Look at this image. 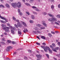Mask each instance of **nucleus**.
<instances>
[{
  "label": "nucleus",
  "instance_id": "nucleus-1",
  "mask_svg": "<svg viewBox=\"0 0 60 60\" xmlns=\"http://www.w3.org/2000/svg\"><path fill=\"white\" fill-rule=\"evenodd\" d=\"M11 5L13 8H15L17 7V3H13L11 4Z\"/></svg>",
  "mask_w": 60,
  "mask_h": 60
},
{
  "label": "nucleus",
  "instance_id": "nucleus-2",
  "mask_svg": "<svg viewBox=\"0 0 60 60\" xmlns=\"http://www.w3.org/2000/svg\"><path fill=\"white\" fill-rule=\"evenodd\" d=\"M21 6V4L20 2H18L17 3V7L18 8H20Z\"/></svg>",
  "mask_w": 60,
  "mask_h": 60
},
{
  "label": "nucleus",
  "instance_id": "nucleus-3",
  "mask_svg": "<svg viewBox=\"0 0 60 60\" xmlns=\"http://www.w3.org/2000/svg\"><path fill=\"white\" fill-rule=\"evenodd\" d=\"M12 47L11 46H9L7 47V49H6V50L7 51H8L10 50V49H12Z\"/></svg>",
  "mask_w": 60,
  "mask_h": 60
},
{
  "label": "nucleus",
  "instance_id": "nucleus-4",
  "mask_svg": "<svg viewBox=\"0 0 60 60\" xmlns=\"http://www.w3.org/2000/svg\"><path fill=\"white\" fill-rule=\"evenodd\" d=\"M0 18L1 19H2L5 20V21H6V22H8V21H7V19H6V18H5V17H3L1 16V15H0Z\"/></svg>",
  "mask_w": 60,
  "mask_h": 60
},
{
  "label": "nucleus",
  "instance_id": "nucleus-5",
  "mask_svg": "<svg viewBox=\"0 0 60 60\" xmlns=\"http://www.w3.org/2000/svg\"><path fill=\"white\" fill-rule=\"evenodd\" d=\"M1 26L2 27H3L4 28L3 29V30H5L6 29V25L4 24H2Z\"/></svg>",
  "mask_w": 60,
  "mask_h": 60
},
{
  "label": "nucleus",
  "instance_id": "nucleus-6",
  "mask_svg": "<svg viewBox=\"0 0 60 60\" xmlns=\"http://www.w3.org/2000/svg\"><path fill=\"white\" fill-rule=\"evenodd\" d=\"M17 26H18L19 27H22V25L21 23L20 22H18L17 23Z\"/></svg>",
  "mask_w": 60,
  "mask_h": 60
},
{
  "label": "nucleus",
  "instance_id": "nucleus-7",
  "mask_svg": "<svg viewBox=\"0 0 60 60\" xmlns=\"http://www.w3.org/2000/svg\"><path fill=\"white\" fill-rule=\"evenodd\" d=\"M42 23H43V25L44 26H45V27H47V24L45 23V21H42Z\"/></svg>",
  "mask_w": 60,
  "mask_h": 60
},
{
  "label": "nucleus",
  "instance_id": "nucleus-8",
  "mask_svg": "<svg viewBox=\"0 0 60 60\" xmlns=\"http://www.w3.org/2000/svg\"><path fill=\"white\" fill-rule=\"evenodd\" d=\"M10 28L11 29L14 30H15V31H17V30L16 29V28H15V27H13L12 26H11L10 27Z\"/></svg>",
  "mask_w": 60,
  "mask_h": 60
},
{
  "label": "nucleus",
  "instance_id": "nucleus-9",
  "mask_svg": "<svg viewBox=\"0 0 60 60\" xmlns=\"http://www.w3.org/2000/svg\"><path fill=\"white\" fill-rule=\"evenodd\" d=\"M11 33H12V34H14L15 33V32L14 31V30H13L12 29H11Z\"/></svg>",
  "mask_w": 60,
  "mask_h": 60
},
{
  "label": "nucleus",
  "instance_id": "nucleus-10",
  "mask_svg": "<svg viewBox=\"0 0 60 60\" xmlns=\"http://www.w3.org/2000/svg\"><path fill=\"white\" fill-rule=\"evenodd\" d=\"M49 52L50 54H52V50L50 49H49Z\"/></svg>",
  "mask_w": 60,
  "mask_h": 60
},
{
  "label": "nucleus",
  "instance_id": "nucleus-11",
  "mask_svg": "<svg viewBox=\"0 0 60 60\" xmlns=\"http://www.w3.org/2000/svg\"><path fill=\"white\" fill-rule=\"evenodd\" d=\"M36 56L38 58H41V56L38 55H36Z\"/></svg>",
  "mask_w": 60,
  "mask_h": 60
},
{
  "label": "nucleus",
  "instance_id": "nucleus-12",
  "mask_svg": "<svg viewBox=\"0 0 60 60\" xmlns=\"http://www.w3.org/2000/svg\"><path fill=\"white\" fill-rule=\"evenodd\" d=\"M24 33H26V32H28V30L27 29H25L23 31Z\"/></svg>",
  "mask_w": 60,
  "mask_h": 60
},
{
  "label": "nucleus",
  "instance_id": "nucleus-13",
  "mask_svg": "<svg viewBox=\"0 0 60 60\" xmlns=\"http://www.w3.org/2000/svg\"><path fill=\"white\" fill-rule=\"evenodd\" d=\"M6 7H8V8H10V6L9 5V4H6Z\"/></svg>",
  "mask_w": 60,
  "mask_h": 60
},
{
  "label": "nucleus",
  "instance_id": "nucleus-14",
  "mask_svg": "<svg viewBox=\"0 0 60 60\" xmlns=\"http://www.w3.org/2000/svg\"><path fill=\"white\" fill-rule=\"evenodd\" d=\"M53 22L54 21H56V19L54 17L52 18Z\"/></svg>",
  "mask_w": 60,
  "mask_h": 60
},
{
  "label": "nucleus",
  "instance_id": "nucleus-15",
  "mask_svg": "<svg viewBox=\"0 0 60 60\" xmlns=\"http://www.w3.org/2000/svg\"><path fill=\"white\" fill-rule=\"evenodd\" d=\"M0 22H1V23H4V24H5V23H6V22L5 21H4L2 20H0Z\"/></svg>",
  "mask_w": 60,
  "mask_h": 60
},
{
  "label": "nucleus",
  "instance_id": "nucleus-16",
  "mask_svg": "<svg viewBox=\"0 0 60 60\" xmlns=\"http://www.w3.org/2000/svg\"><path fill=\"white\" fill-rule=\"evenodd\" d=\"M5 30V32H10V30L9 29H6Z\"/></svg>",
  "mask_w": 60,
  "mask_h": 60
},
{
  "label": "nucleus",
  "instance_id": "nucleus-17",
  "mask_svg": "<svg viewBox=\"0 0 60 60\" xmlns=\"http://www.w3.org/2000/svg\"><path fill=\"white\" fill-rule=\"evenodd\" d=\"M48 20L49 21H52V23H53V22H52V21H53V20H52V19H48Z\"/></svg>",
  "mask_w": 60,
  "mask_h": 60
},
{
  "label": "nucleus",
  "instance_id": "nucleus-18",
  "mask_svg": "<svg viewBox=\"0 0 60 60\" xmlns=\"http://www.w3.org/2000/svg\"><path fill=\"white\" fill-rule=\"evenodd\" d=\"M22 23L23 25H24V26H27L26 24V23H25V22H22Z\"/></svg>",
  "mask_w": 60,
  "mask_h": 60
},
{
  "label": "nucleus",
  "instance_id": "nucleus-19",
  "mask_svg": "<svg viewBox=\"0 0 60 60\" xmlns=\"http://www.w3.org/2000/svg\"><path fill=\"white\" fill-rule=\"evenodd\" d=\"M52 51H54V52H57V51H56V50L55 49H54V48H53L52 49Z\"/></svg>",
  "mask_w": 60,
  "mask_h": 60
},
{
  "label": "nucleus",
  "instance_id": "nucleus-20",
  "mask_svg": "<svg viewBox=\"0 0 60 60\" xmlns=\"http://www.w3.org/2000/svg\"><path fill=\"white\" fill-rule=\"evenodd\" d=\"M41 38H42V39H46L45 37H44L43 36H41Z\"/></svg>",
  "mask_w": 60,
  "mask_h": 60
},
{
  "label": "nucleus",
  "instance_id": "nucleus-21",
  "mask_svg": "<svg viewBox=\"0 0 60 60\" xmlns=\"http://www.w3.org/2000/svg\"><path fill=\"white\" fill-rule=\"evenodd\" d=\"M31 19H34V16L33 15H32L31 16Z\"/></svg>",
  "mask_w": 60,
  "mask_h": 60
},
{
  "label": "nucleus",
  "instance_id": "nucleus-22",
  "mask_svg": "<svg viewBox=\"0 0 60 60\" xmlns=\"http://www.w3.org/2000/svg\"><path fill=\"white\" fill-rule=\"evenodd\" d=\"M48 35L49 37H51L52 36V34L51 33H49Z\"/></svg>",
  "mask_w": 60,
  "mask_h": 60
},
{
  "label": "nucleus",
  "instance_id": "nucleus-23",
  "mask_svg": "<svg viewBox=\"0 0 60 60\" xmlns=\"http://www.w3.org/2000/svg\"><path fill=\"white\" fill-rule=\"evenodd\" d=\"M45 48L47 49H48V50H49L50 49L49 48V47H48V46L46 47Z\"/></svg>",
  "mask_w": 60,
  "mask_h": 60
},
{
  "label": "nucleus",
  "instance_id": "nucleus-24",
  "mask_svg": "<svg viewBox=\"0 0 60 60\" xmlns=\"http://www.w3.org/2000/svg\"><path fill=\"white\" fill-rule=\"evenodd\" d=\"M48 15L50 16V17H54V16L53 15H51V14H48Z\"/></svg>",
  "mask_w": 60,
  "mask_h": 60
},
{
  "label": "nucleus",
  "instance_id": "nucleus-25",
  "mask_svg": "<svg viewBox=\"0 0 60 60\" xmlns=\"http://www.w3.org/2000/svg\"><path fill=\"white\" fill-rule=\"evenodd\" d=\"M12 19H13L14 20H15V21H16V19L13 16L12 17Z\"/></svg>",
  "mask_w": 60,
  "mask_h": 60
},
{
  "label": "nucleus",
  "instance_id": "nucleus-26",
  "mask_svg": "<svg viewBox=\"0 0 60 60\" xmlns=\"http://www.w3.org/2000/svg\"><path fill=\"white\" fill-rule=\"evenodd\" d=\"M44 51L45 52H48V50H47V49H46L45 48L44 49Z\"/></svg>",
  "mask_w": 60,
  "mask_h": 60
},
{
  "label": "nucleus",
  "instance_id": "nucleus-27",
  "mask_svg": "<svg viewBox=\"0 0 60 60\" xmlns=\"http://www.w3.org/2000/svg\"><path fill=\"white\" fill-rule=\"evenodd\" d=\"M37 26L38 27H40L41 26V25L40 24H38L37 25Z\"/></svg>",
  "mask_w": 60,
  "mask_h": 60
},
{
  "label": "nucleus",
  "instance_id": "nucleus-28",
  "mask_svg": "<svg viewBox=\"0 0 60 60\" xmlns=\"http://www.w3.org/2000/svg\"><path fill=\"white\" fill-rule=\"evenodd\" d=\"M58 18H59L60 19V15H58L56 16Z\"/></svg>",
  "mask_w": 60,
  "mask_h": 60
},
{
  "label": "nucleus",
  "instance_id": "nucleus-29",
  "mask_svg": "<svg viewBox=\"0 0 60 60\" xmlns=\"http://www.w3.org/2000/svg\"><path fill=\"white\" fill-rule=\"evenodd\" d=\"M26 14H27L28 15H30V13L29 12H27V11L26 12Z\"/></svg>",
  "mask_w": 60,
  "mask_h": 60
},
{
  "label": "nucleus",
  "instance_id": "nucleus-30",
  "mask_svg": "<svg viewBox=\"0 0 60 60\" xmlns=\"http://www.w3.org/2000/svg\"><path fill=\"white\" fill-rule=\"evenodd\" d=\"M40 28L41 29H45V28L44 27H41Z\"/></svg>",
  "mask_w": 60,
  "mask_h": 60
},
{
  "label": "nucleus",
  "instance_id": "nucleus-31",
  "mask_svg": "<svg viewBox=\"0 0 60 60\" xmlns=\"http://www.w3.org/2000/svg\"><path fill=\"white\" fill-rule=\"evenodd\" d=\"M24 59L25 60H27V59H28V58H27V57L25 56L24 57Z\"/></svg>",
  "mask_w": 60,
  "mask_h": 60
},
{
  "label": "nucleus",
  "instance_id": "nucleus-32",
  "mask_svg": "<svg viewBox=\"0 0 60 60\" xmlns=\"http://www.w3.org/2000/svg\"><path fill=\"white\" fill-rule=\"evenodd\" d=\"M50 48H51V49H52L54 48V47H53L52 45H50Z\"/></svg>",
  "mask_w": 60,
  "mask_h": 60
},
{
  "label": "nucleus",
  "instance_id": "nucleus-33",
  "mask_svg": "<svg viewBox=\"0 0 60 60\" xmlns=\"http://www.w3.org/2000/svg\"><path fill=\"white\" fill-rule=\"evenodd\" d=\"M37 32L38 34H41V31H37Z\"/></svg>",
  "mask_w": 60,
  "mask_h": 60
},
{
  "label": "nucleus",
  "instance_id": "nucleus-34",
  "mask_svg": "<svg viewBox=\"0 0 60 60\" xmlns=\"http://www.w3.org/2000/svg\"><path fill=\"white\" fill-rule=\"evenodd\" d=\"M25 4L27 6H30V4H28V3H26Z\"/></svg>",
  "mask_w": 60,
  "mask_h": 60
},
{
  "label": "nucleus",
  "instance_id": "nucleus-35",
  "mask_svg": "<svg viewBox=\"0 0 60 60\" xmlns=\"http://www.w3.org/2000/svg\"><path fill=\"white\" fill-rule=\"evenodd\" d=\"M30 22L31 23H33L34 22V21L32 20H30Z\"/></svg>",
  "mask_w": 60,
  "mask_h": 60
},
{
  "label": "nucleus",
  "instance_id": "nucleus-36",
  "mask_svg": "<svg viewBox=\"0 0 60 60\" xmlns=\"http://www.w3.org/2000/svg\"><path fill=\"white\" fill-rule=\"evenodd\" d=\"M45 54L46 56H47L48 58H49V56L48 55V54Z\"/></svg>",
  "mask_w": 60,
  "mask_h": 60
},
{
  "label": "nucleus",
  "instance_id": "nucleus-37",
  "mask_svg": "<svg viewBox=\"0 0 60 60\" xmlns=\"http://www.w3.org/2000/svg\"><path fill=\"white\" fill-rule=\"evenodd\" d=\"M59 47H56L55 48V49H56V50H58L59 49Z\"/></svg>",
  "mask_w": 60,
  "mask_h": 60
},
{
  "label": "nucleus",
  "instance_id": "nucleus-38",
  "mask_svg": "<svg viewBox=\"0 0 60 60\" xmlns=\"http://www.w3.org/2000/svg\"><path fill=\"white\" fill-rule=\"evenodd\" d=\"M18 33L19 34H21V32L20 31H19L18 32Z\"/></svg>",
  "mask_w": 60,
  "mask_h": 60
},
{
  "label": "nucleus",
  "instance_id": "nucleus-39",
  "mask_svg": "<svg viewBox=\"0 0 60 60\" xmlns=\"http://www.w3.org/2000/svg\"><path fill=\"white\" fill-rule=\"evenodd\" d=\"M41 48H42L43 49H45V47L43 46H41Z\"/></svg>",
  "mask_w": 60,
  "mask_h": 60
},
{
  "label": "nucleus",
  "instance_id": "nucleus-40",
  "mask_svg": "<svg viewBox=\"0 0 60 60\" xmlns=\"http://www.w3.org/2000/svg\"><path fill=\"white\" fill-rule=\"evenodd\" d=\"M19 13V14L21 16L23 15V14H22V13L21 12H20Z\"/></svg>",
  "mask_w": 60,
  "mask_h": 60
},
{
  "label": "nucleus",
  "instance_id": "nucleus-41",
  "mask_svg": "<svg viewBox=\"0 0 60 60\" xmlns=\"http://www.w3.org/2000/svg\"><path fill=\"white\" fill-rule=\"evenodd\" d=\"M36 44H37L38 45H41L40 43L38 42H36Z\"/></svg>",
  "mask_w": 60,
  "mask_h": 60
},
{
  "label": "nucleus",
  "instance_id": "nucleus-42",
  "mask_svg": "<svg viewBox=\"0 0 60 60\" xmlns=\"http://www.w3.org/2000/svg\"><path fill=\"white\" fill-rule=\"evenodd\" d=\"M51 8L52 9H54V6L53 5H52L51 6Z\"/></svg>",
  "mask_w": 60,
  "mask_h": 60
},
{
  "label": "nucleus",
  "instance_id": "nucleus-43",
  "mask_svg": "<svg viewBox=\"0 0 60 60\" xmlns=\"http://www.w3.org/2000/svg\"><path fill=\"white\" fill-rule=\"evenodd\" d=\"M28 51L29 53H32V52H31V50H28Z\"/></svg>",
  "mask_w": 60,
  "mask_h": 60
},
{
  "label": "nucleus",
  "instance_id": "nucleus-44",
  "mask_svg": "<svg viewBox=\"0 0 60 60\" xmlns=\"http://www.w3.org/2000/svg\"><path fill=\"white\" fill-rule=\"evenodd\" d=\"M1 7L3 8H4V7H5L2 5H1Z\"/></svg>",
  "mask_w": 60,
  "mask_h": 60
},
{
  "label": "nucleus",
  "instance_id": "nucleus-45",
  "mask_svg": "<svg viewBox=\"0 0 60 60\" xmlns=\"http://www.w3.org/2000/svg\"><path fill=\"white\" fill-rule=\"evenodd\" d=\"M11 43L12 44H15V42L13 41Z\"/></svg>",
  "mask_w": 60,
  "mask_h": 60
},
{
  "label": "nucleus",
  "instance_id": "nucleus-46",
  "mask_svg": "<svg viewBox=\"0 0 60 60\" xmlns=\"http://www.w3.org/2000/svg\"><path fill=\"white\" fill-rule=\"evenodd\" d=\"M32 8L33 9H36V8H36V7L34 6H33L32 7Z\"/></svg>",
  "mask_w": 60,
  "mask_h": 60
},
{
  "label": "nucleus",
  "instance_id": "nucleus-47",
  "mask_svg": "<svg viewBox=\"0 0 60 60\" xmlns=\"http://www.w3.org/2000/svg\"><path fill=\"white\" fill-rule=\"evenodd\" d=\"M7 41L9 43H11V41L10 40H8Z\"/></svg>",
  "mask_w": 60,
  "mask_h": 60
},
{
  "label": "nucleus",
  "instance_id": "nucleus-48",
  "mask_svg": "<svg viewBox=\"0 0 60 60\" xmlns=\"http://www.w3.org/2000/svg\"><path fill=\"white\" fill-rule=\"evenodd\" d=\"M42 44L43 46H45L46 45V43H43Z\"/></svg>",
  "mask_w": 60,
  "mask_h": 60
},
{
  "label": "nucleus",
  "instance_id": "nucleus-49",
  "mask_svg": "<svg viewBox=\"0 0 60 60\" xmlns=\"http://www.w3.org/2000/svg\"><path fill=\"white\" fill-rule=\"evenodd\" d=\"M18 12H19V13L20 12V9L19 8L18 9Z\"/></svg>",
  "mask_w": 60,
  "mask_h": 60
},
{
  "label": "nucleus",
  "instance_id": "nucleus-50",
  "mask_svg": "<svg viewBox=\"0 0 60 60\" xmlns=\"http://www.w3.org/2000/svg\"><path fill=\"white\" fill-rule=\"evenodd\" d=\"M58 45H59V46H60V42H58Z\"/></svg>",
  "mask_w": 60,
  "mask_h": 60
},
{
  "label": "nucleus",
  "instance_id": "nucleus-51",
  "mask_svg": "<svg viewBox=\"0 0 60 60\" xmlns=\"http://www.w3.org/2000/svg\"><path fill=\"white\" fill-rule=\"evenodd\" d=\"M1 44H2V45H4L5 44V43L4 42H1Z\"/></svg>",
  "mask_w": 60,
  "mask_h": 60
},
{
  "label": "nucleus",
  "instance_id": "nucleus-52",
  "mask_svg": "<svg viewBox=\"0 0 60 60\" xmlns=\"http://www.w3.org/2000/svg\"><path fill=\"white\" fill-rule=\"evenodd\" d=\"M55 23L56 24H57V25H59V24L57 22H55Z\"/></svg>",
  "mask_w": 60,
  "mask_h": 60
},
{
  "label": "nucleus",
  "instance_id": "nucleus-53",
  "mask_svg": "<svg viewBox=\"0 0 60 60\" xmlns=\"http://www.w3.org/2000/svg\"><path fill=\"white\" fill-rule=\"evenodd\" d=\"M15 27H16L17 28H18V26H17V25L16 24H15Z\"/></svg>",
  "mask_w": 60,
  "mask_h": 60
},
{
  "label": "nucleus",
  "instance_id": "nucleus-54",
  "mask_svg": "<svg viewBox=\"0 0 60 60\" xmlns=\"http://www.w3.org/2000/svg\"><path fill=\"white\" fill-rule=\"evenodd\" d=\"M33 13H34V14H36H36H37V13L33 11Z\"/></svg>",
  "mask_w": 60,
  "mask_h": 60
},
{
  "label": "nucleus",
  "instance_id": "nucleus-55",
  "mask_svg": "<svg viewBox=\"0 0 60 60\" xmlns=\"http://www.w3.org/2000/svg\"><path fill=\"white\" fill-rule=\"evenodd\" d=\"M43 15H46V14H47V13H45V12H44L43 13Z\"/></svg>",
  "mask_w": 60,
  "mask_h": 60
},
{
  "label": "nucleus",
  "instance_id": "nucleus-56",
  "mask_svg": "<svg viewBox=\"0 0 60 60\" xmlns=\"http://www.w3.org/2000/svg\"><path fill=\"white\" fill-rule=\"evenodd\" d=\"M16 54H17V52H15L13 53V55H16Z\"/></svg>",
  "mask_w": 60,
  "mask_h": 60
},
{
  "label": "nucleus",
  "instance_id": "nucleus-57",
  "mask_svg": "<svg viewBox=\"0 0 60 60\" xmlns=\"http://www.w3.org/2000/svg\"><path fill=\"white\" fill-rule=\"evenodd\" d=\"M36 11H39V9H38V8H36Z\"/></svg>",
  "mask_w": 60,
  "mask_h": 60
},
{
  "label": "nucleus",
  "instance_id": "nucleus-58",
  "mask_svg": "<svg viewBox=\"0 0 60 60\" xmlns=\"http://www.w3.org/2000/svg\"><path fill=\"white\" fill-rule=\"evenodd\" d=\"M37 38H38V39L39 40H40V38H39V37L38 36H37Z\"/></svg>",
  "mask_w": 60,
  "mask_h": 60
},
{
  "label": "nucleus",
  "instance_id": "nucleus-59",
  "mask_svg": "<svg viewBox=\"0 0 60 60\" xmlns=\"http://www.w3.org/2000/svg\"><path fill=\"white\" fill-rule=\"evenodd\" d=\"M53 58L55 60H57V59L56 58H55V57H53Z\"/></svg>",
  "mask_w": 60,
  "mask_h": 60
},
{
  "label": "nucleus",
  "instance_id": "nucleus-60",
  "mask_svg": "<svg viewBox=\"0 0 60 60\" xmlns=\"http://www.w3.org/2000/svg\"><path fill=\"white\" fill-rule=\"evenodd\" d=\"M52 45L53 47H55V44H52Z\"/></svg>",
  "mask_w": 60,
  "mask_h": 60
},
{
  "label": "nucleus",
  "instance_id": "nucleus-61",
  "mask_svg": "<svg viewBox=\"0 0 60 60\" xmlns=\"http://www.w3.org/2000/svg\"><path fill=\"white\" fill-rule=\"evenodd\" d=\"M56 56H57L58 57H60V56H59V55H58L57 54H56Z\"/></svg>",
  "mask_w": 60,
  "mask_h": 60
},
{
  "label": "nucleus",
  "instance_id": "nucleus-62",
  "mask_svg": "<svg viewBox=\"0 0 60 60\" xmlns=\"http://www.w3.org/2000/svg\"><path fill=\"white\" fill-rule=\"evenodd\" d=\"M51 33H52V34H55V32L52 31H51Z\"/></svg>",
  "mask_w": 60,
  "mask_h": 60
},
{
  "label": "nucleus",
  "instance_id": "nucleus-63",
  "mask_svg": "<svg viewBox=\"0 0 60 60\" xmlns=\"http://www.w3.org/2000/svg\"><path fill=\"white\" fill-rule=\"evenodd\" d=\"M33 32L35 34H36V31H33Z\"/></svg>",
  "mask_w": 60,
  "mask_h": 60
},
{
  "label": "nucleus",
  "instance_id": "nucleus-64",
  "mask_svg": "<svg viewBox=\"0 0 60 60\" xmlns=\"http://www.w3.org/2000/svg\"><path fill=\"white\" fill-rule=\"evenodd\" d=\"M58 8H60V4H59L58 5Z\"/></svg>",
  "mask_w": 60,
  "mask_h": 60
}]
</instances>
